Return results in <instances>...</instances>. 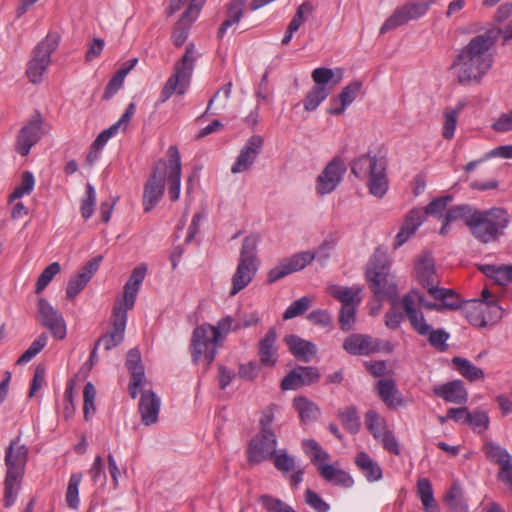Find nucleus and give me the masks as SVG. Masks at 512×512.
I'll use <instances>...</instances> for the list:
<instances>
[{
  "label": "nucleus",
  "instance_id": "12",
  "mask_svg": "<svg viewBox=\"0 0 512 512\" xmlns=\"http://www.w3.org/2000/svg\"><path fill=\"white\" fill-rule=\"evenodd\" d=\"M276 435L274 432L260 431L250 441L247 449L248 461L259 464L273 457L276 452Z\"/></svg>",
  "mask_w": 512,
  "mask_h": 512
},
{
  "label": "nucleus",
  "instance_id": "1",
  "mask_svg": "<svg viewBox=\"0 0 512 512\" xmlns=\"http://www.w3.org/2000/svg\"><path fill=\"white\" fill-rule=\"evenodd\" d=\"M494 39L489 33L473 37L460 51L452 64L458 82L468 84L479 82L491 69L493 55L490 52Z\"/></svg>",
  "mask_w": 512,
  "mask_h": 512
},
{
  "label": "nucleus",
  "instance_id": "8",
  "mask_svg": "<svg viewBox=\"0 0 512 512\" xmlns=\"http://www.w3.org/2000/svg\"><path fill=\"white\" fill-rule=\"evenodd\" d=\"M462 313L468 322L476 327H486L489 323H496L503 316V309L498 302H481L472 299L463 303Z\"/></svg>",
  "mask_w": 512,
  "mask_h": 512
},
{
  "label": "nucleus",
  "instance_id": "29",
  "mask_svg": "<svg viewBox=\"0 0 512 512\" xmlns=\"http://www.w3.org/2000/svg\"><path fill=\"white\" fill-rule=\"evenodd\" d=\"M159 410L160 399L152 390H144L139 403L142 423L146 426L156 423L158 420Z\"/></svg>",
  "mask_w": 512,
  "mask_h": 512
},
{
  "label": "nucleus",
  "instance_id": "16",
  "mask_svg": "<svg viewBox=\"0 0 512 512\" xmlns=\"http://www.w3.org/2000/svg\"><path fill=\"white\" fill-rule=\"evenodd\" d=\"M127 322V311L122 304L116 305L113 309L112 329L102 335L95 345H103L104 349L109 351L118 346L124 338Z\"/></svg>",
  "mask_w": 512,
  "mask_h": 512
},
{
  "label": "nucleus",
  "instance_id": "14",
  "mask_svg": "<svg viewBox=\"0 0 512 512\" xmlns=\"http://www.w3.org/2000/svg\"><path fill=\"white\" fill-rule=\"evenodd\" d=\"M428 8L429 5L427 3H407L397 8L381 26L380 34L394 30L410 20L418 19L427 12Z\"/></svg>",
  "mask_w": 512,
  "mask_h": 512
},
{
  "label": "nucleus",
  "instance_id": "37",
  "mask_svg": "<svg viewBox=\"0 0 512 512\" xmlns=\"http://www.w3.org/2000/svg\"><path fill=\"white\" fill-rule=\"evenodd\" d=\"M435 300L440 301V309L441 311L448 309V310H456L461 308L462 309V301L457 293H455L452 289L437 287V288H431L430 294Z\"/></svg>",
  "mask_w": 512,
  "mask_h": 512
},
{
  "label": "nucleus",
  "instance_id": "61",
  "mask_svg": "<svg viewBox=\"0 0 512 512\" xmlns=\"http://www.w3.org/2000/svg\"><path fill=\"white\" fill-rule=\"evenodd\" d=\"M428 337V342L431 346L435 347L439 351H444L446 349V342L449 338V334L443 329H430L429 333L426 334Z\"/></svg>",
  "mask_w": 512,
  "mask_h": 512
},
{
  "label": "nucleus",
  "instance_id": "51",
  "mask_svg": "<svg viewBox=\"0 0 512 512\" xmlns=\"http://www.w3.org/2000/svg\"><path fill=\"white\" fill-rule=\"evenodd\" d=\"M259 502L268 512H297L291 506L283 502L281 499L270 495H261Z\"/></svg>",
  "mask_w": 512,
  "mask_h": 512
},
{
  "label": "nucleus",
  "instance_id": "19",
  "mask_svg": "<svg viewBox=\"0 0 512 512\" xmlns=\"http://www.w3.org/2000/svg\"><path fill=\"white\" fill-rule=\"evenodd\" d=\"M102 256H96L89 260L78 272L77 275L71 277L67 284L66 296L68 299L73 300L89 283L92 276L99 269Z\"/></svg>",
  "mask_w": 512,
  "mask_h": 512
},
{
  "label": "nucleus",
  "instance_id": "47",
  "mask_svg": "<svg viewBox=\"0 0 512 512\" xmlns=\"http://www.w3.org/2000/svg\"><path fill=\"white\" fill-rule=\"evenodd\" d=\"M331 93V88H320V86H314L306 95L304 100V108L306 111L315 110L320 103L327 98Z\"/></svg>",
  "mask_w": 512,
  "mask_h": 512
},
{
  "label": "nucleus",
  "instance_id": "7",
  "mask_svg": "<svg viewBox=\"0 0 512 512\" xmlns=\"http://www.w3.org/2000/svg\"><path fill=\"white\" fill-rule=\"evenodd\" d=\"M58 45L59 35L49 33L35 46L26 68V75L31 83L39 84L43 80V76L51 63V54Z\"/></svg>",
  "mask_w": 512,
  "mask_h": 512
},
{
  "label": "nucleus",
  "instance_id": "57",
  "mask_svg": "<svg viewBox=\"0 0 512 512\" xmlns=\"http://www.w3.org/2000/svg\"><path fill=\"white\" fill-rule=\"evenodd\" d=\"M96 397V389L94 385L91 382H87L84 386L83 391V413H84V419L88 421L90 417L95 413V401Z\"/></svg>",
  "mask_w": 512,
  "mask_h": 512
},
{
  "label": "nucleus",
  "instance_id": "21",
  "mask_svg": "<svg viewBox=\"0 0 512 512\" xmlns=\"http://www.w3.org/2000/svg\"><path fill=\"white\" fill-rule=\"evenodd\" d=\"M320 373L315 367L298 366L290 371L281 381L283 390H295L304 385H310L317 382Z\"/></svg>",
  "mask_w": 512,
  "mask_h": 512
},
{
  "label": "nucleus",
  "instance_id": "25",
  "mask_svg": "<svg viewBox=\"0 0 512 512\" xmlns=\"http://www.w3.org/2000/svg\"><path fill=\"white\" fill-rule=\"evenodd\" d=\"M147 268L145 265L137 266L133 269L129 280L126 282L123 290L122 301L117 305L122 304L126 311L131 310L134 307L137 293L140 285L145 278Z\"/></svg>",
  "mask_w": 512,
  "mask_h": 512
},
{
  "label": "nucleus",
  "instance_id": "43",
  "mask_svg": "<svg viewBox=\"0 0 512 512\" xmlns=\"http://www.w3.org/2000/svg\"><path fill=\"white\" fill-rule=\"evenodd\" d=\"M245 0H232L228 5L227 18L218 30V36L222 37L226 30L235 23H238L243 16Z\"/></svg>",
  "mask_w": 512,
  "mask_h": 512
},
{
  "label": "nucleus",
  "instance_id": "62",
  "mask_svg": "<svg viewBox=\"0 0 512 512\" xmlns=\"http://www.w3.org/2000/svg\"><path fill=\"white\" fill-rule=\"evenodd\" d=\"M272 458L274 466L279 471L289 472L292 471L295 467L294 459L289 456L286 451L281 450L278 453L275 452Z\"/></svg>",
  "mask_w": 512,
  "mask_h": 512
},
{
  "label": "nucleus",
  "instance_id": "9",
  "mask_svg": "<svg viewBox=\"0 0 512 512\" xmlns=\"http://www.w3.org/2000/svg\"><path fill=\"white\" fill-rule=\"evenodd\" d=\"M218 341V338H214L212 325L203 324L195 328L190 344L193 361L197 363L203 358L206 361V366H209L216 356Z\"/></svg>",
  "mask_w": 512,
  "mask_h": 512
},
{
  "label": "nucleus",
  "instance_id": "6",
  "mask_svg": "<svg viewBox=\"0 0 512 512\" xmlns=\"http://www.w3.org/2000/svg\"><path fill=\"white\" fill-rule=\"evenodd\" d=\"M257 243V236H248L243 240L239 263L231 280L232 288L229 293L230 296H235L237 293L247 287L253 280L257 272Z\"/></svg>",
  "mask_w": 512,
  "mask_h": 512
},
{
  "label": "nucleus",
  "instance_id": "60",
  "mask_svg": "<svg viewBox=\"0 0 512 512\" xmlns=\"http://www.w3.org/2000/svg\"><path fill=\"white\" fill-rule=\"evenodd\" d=\"M96 203V192L94 187L87 183L86 185V197L82 200L81 214L85 219L90 218L94 212V206Z\"/></svg>",
  "mask_w": 512,
  "mask_h": 512
},
{
  "label": "nucleus",
  "instance_id": "26",
  "mask_svg": "<svg viewBox=\"0 0 512 512\" xmlns=\"http://www.w3.org/2000/svg\"><path fill=\"white\" fill-rule=\"evenodd\" d=\"M20 437L11 441L5 453L7 471L18 472L23 475L24 467L28 459V449L24 444H19Z\"/></svg>",
  "mask_w": 512,
  "mask_h": 512
},
{
  "label": "nucleus",
  "instance_id": "10",
  "mask_svg": "<svg viewBox=\"0 0 512 512\" xmlns=\"http://www.w3.org/2000/svg\"><path fill=\"white\" fill-rule=\"evenodd\" d=\"M36 319L55 339L62 340L66 337V324L62 314L44 298L37 302Z\"/></svg>",
  "mask_w": 512,
  "mask_h": 512
},
{
  "label": "nucleus",
  "instance_id": "64",
  "mask_svg": "<svg viewBox=\"0 0 512 512\" xmlns=\"http://www.w3.org/2000/svg\"><path fill=\"white\" fill-rule=\"evenodd\" d=\"M305 502L316 512H328L329 505L313 490L306 489Z\"/></svg>",
  "mask_w": 512,
  "mask_h": 512
},
{
  "label": "nucleus",
  "instance_id": "15",
  "mask_svg": "<svg viewBox=\"0 0 512 512\" xmlns=\"http://www.w3.org/2000/svg\"><path fill=\"white\" fill-rule=\"evenodd\" d=\"M315 256L309 251L300 252L290 258L283 259L277 266L272 268L267 275V281L274 283L281 278L304 269L314 260Z\"/></svg>",
  "mask_w": 512,
  "mask_h": 512
},
{
  "label": "nucleus",
  "instance_id": "54",
  "mask_svg": "<svg viewBox=\"0 0 512 512\" xmlns=\"http://www.w3.org/2000/svg\"><path fill=\"white\" fill-rule=\"evenodd\" d=\"M465 423L471 426L474 431L481 433L488 428L489 417L486 412L475 410L466 415Z\"/></svg>",
  "mask_w": 512,
  "mask_h": 512
},
{
  "label": "nucleus",
  "instance_id": "11",
  "mask_svg": "<svg viewBox=\"0 0 512 512\" xmlns=\"http://www.w3.org/2000/svg\"><path fill=\"white\" fill-rule=\"evenodd\" d=\"M366 278L371 291L379 298L394 297L397 294L396 284L386 271L384 265H377L376 259L370 262L366 271Z\"/></svg>",
  "mask_w": 512,
  "mask_h": 512
},
{
  "label": "nucleus",
  "instance_id": "63",
  "mask_svg": "<svg viewBox=\"0 0 512 512\" xmlns=\"http://www.w3.org/2000/svg\"><path fill=\"white\" fill-rule=\"evenodd\" d=\"M473 211H475V209L469 205H458L450 208L444 217L447 222H454L459 219H464L466 221Z\"/></svg>",
  "mask_w": 512,
  "mask_h": 512
},
{
  "label": "nucleus",
  "instance_id": "18",
  "mask_svg": "<svg viewBox=\"0 0 512 512\" xmlns=\"http://www.w3.org/2000/svg\"><path fill=\"white\" fill-rule=\"evenodd\" d=\"M263 144L264 139L262 136L257 134L251 136L240 150L236 161L231 167V172L238 174L250 169L259 155Z\"/></svg>",
  "mask_w": 512,
  "mask_h": 512
},
{
  "label": "nucleus",
  "instance_id": "42",
  "mask_svg": "<svg viewBox=\"0 0 512 512\" xmlns=\"http://www.w3.org/2000/svg\"><path fill=\"white\" fill-rule=\"evenodd\" d=\"M445 502L453 512H467L468 505L458 483H453L445 495Z\"/></svg>",
  "mask_w": 512,
  "mask_h": 512
},
{
  "label": "nucleus",
  "instance_id": "24",
  "mask_svg": "<svg viewBox=\"0 0 512 512\" xmlns=\"http://www.w3.org/2000/svg\"><path fill=\"white\" fill-rule=\"evenodd\" d=\"M197 3H191L187 10L183 13L182 18L175 24L172 32V41L175 46L180 47L184 44L188 36L190 24L197 18L200 9L201 1L196 0Z\"/></svg>",
  "mask_w": 512,
  "mask_h": 512
},
{
  "label": "nucleus",
  "instance_id": "5",
  "mask_svg": "<svg viewBox=\"0 0 512 512\" xmlns=\"http://www.w3.org/2000/svg\"><path fill=\"white\" fill-rule=\"evenodd\" d=\"M197 59L195 46L190 43L186 47V51L182 57V59L175 63L174 72L166 81L161 94L159 101L161 103L166 102L174 93L178 95H183L191 80L192 72L194 69V62Z\"/></svg>",
  "mask_w": 512,
  "mask_h": 512
},
{
  "label": "nucleus",
  "instance_id": "55",
  "mask_svg": "<svg viewBox=\"0 0 512 512\" xmlns=\"http://www.w3.org/2000/svg\"><path fill=\"white\" fill-rule=\"evenodd\" d=\"M359 306L341 307L338 317L340 329L348 332L354 328L356 323V312Z\"/></svg>",
  "mask_w": 512,
  "mask_h": 512
},
{
  "label": "nucleus",
  "instance_id": "41",
  "mask_svg": "<svg viewBox=\"0 0 512 512\" xmlns=\"http://www.w3.org/2000/svg\"><path fill=\"white\" fill-rule=\"evenodd\" d=\"M22 474L18 472L7 471L4 482V506L10 507L16 500L20 490Z\"/></svg>",
  "mask_w": 512,
  "mask_h": 512
},
{
  "label": "nucleus",
  "instance_id": "59",
  "mask_svg": "<svg viewBox=\"0 0 512 512\" xmlns=\"http://www.w3.org/2000/svg\"><path fill=\"white\" fill-rule=\"evenodd\" d=\"M402 299H410L413 309H427L441 311L439 303L429 302L418 291H411L406 294Z\"/></svg>",
  "mask_w": 512,
  "mask_h": 512
},
{
  "label": "nucleus",
  "instance_id": "46",
  "mask_svg": "<svg viewBox=\"0 0 512 512\" xmlns=\"http://www.w3.org/2000/svg\"><path fill=\"white\" fill-rule=\"evenodd\" d=\"M365 424L376 440L388 430L385 420L372 410L365 414Z\"/></svg>",
  "mask_w": 512,
  "mask_h": 512
},
{
  "label": "nucleus",
  "instance_id": "52",
  "mask_svg": "<svg viewBox=\"0 0 512 512\" xmlns=\"http://www.w3.org/2000/svg\"><path fill=\"white\" fill-rule=\"evenodd\" d=\"M341 423L350 433H357L360 429V419L354 407H348L339 412Z\"/></svg>",
  "mask_w": 512,
  "mask_h": 512
},
{
  "label": "nucleus",
  "instance_id": "17",
  "mask_svg": "<svg viewBox=\"0 0 512 512\" xmlns=\"http://www.w3.org/2000/svg\"><path fill=\"white\" fill-rule=\"evenodd\" d=\"M42 136V118L36 114L26 125H24L17 136L15 149L22 156H27Z\"/></svg>",
  "mask_w": 512,
  "mask_h": 512
},
{
  "label": "nucleus",
  "instance_id": "49",
  "mask_svg": "<svg viewBox=\"0 0 512 512\" xmlns=\"http://www.w3.org/2000/svg\"><path fill=\"white\" fill-rule=\"evenodd\" d=\"M485 453L490 461L497 463L500 467L511 462L510 454L504 448L494 443L485 445Z\"/></svg>",
  "mask_w": 512,
  "mask_h": 512
},
{
  "label": "nucleus",
  "instance_id": "58",
  "mask_svg": "<svg viewBox=\"0 0 512 512\" xmlns=\"http://www.w3.org/2000/svg\"><path fill=\"white\" fill-rule=\"evenodd\" d=\"M302 444L305 452L311 456V462L313 464L329 459V454L325 452L315 440H304Z\"/></svg>",
  "mask_w": 512,
  "mask_h": 512
},
{
  "label": "nucleus",
  "instance_id": "44",
  "mask_svg": "<svg viewBox=\"0 0 512 512\" xmlns=\"http://www.w3.org/2000/svg\"><path fill=\"white\" fill-rule=\"evenodd\" d=\"M453 365L456 367L458 372L467 380L475 381L484 378V372L482 369L476 367L469 360L462 357H454L452 359Z\"/></svg>",
  "mask_w": 512,
  "mask_h": 512
},
{
  "label": "nucleus",
  "instance_id": "13",
  "mask_svg": "<svg viewBox=\"0 0 512 512\" xmlns=\"http://www.w3.org/2000/svg\"><path fill=\"white\" fill-rule=\"evenodd\" d=\"M343 348L352 355H369L381 350L392 351L389 342H383L364 334H351L344 340Z\"/></svg>",
  "mask_w": 512,
  "mask_h": 512
},
{
  "label": "nucleus",
  "instance_id": "35",
  "mask_svg": "<svg viewBox=\"0 0 512 512\" xmlns=\"http://www.w3.org/2000/svg\"><path fill=\"white\" fill-rule=\"evenodd\" d=\"M377 393L381 400L390 408H396L403 404L401 394L395 382L391 379H382L377 383Z\"/></svg>",
  "mask_w": 512,
  "mask_h": 512
},
{
  "label": "nucleus",
  "instance_id": "4",
  "mask_svg": "<svg viewBox=\"0 0 512 512\" xmlns=\"http://www.w3.org/2000/svg\"><path fill=\"white\" fill-rule=\"evenodd\" d=\"M507 224L508 215L500 208L475 210L466 220L472 235L482 243L496 240Z\"/></svg>",
  "mask_w": 512,
  "mask_h": 512
},
{
  "label": "nucleus",
  "instance_id": "48",
  "mask_svg": "<svg viewBox=\"0 0 512 512\" xmlns=\"http://www.w3.org/2000/svg\"><path fill=\"white\" fill-rule=\"evenodd\" d=\"M82 480V474L75 473L70 476L67 491H66V502L67 505L72 509H77L79 505V485Z\"/></svg>",
  "mask_w": 512,
  "mask_h": 512
},
{
  "label": "nucleus",
  "instance_id": "40",
  "mask_svg": "<svg viewBox=\"0 0 512 512\" xmlns=\"http://www.w3.org/2000/svg\"><path fill=\"white\" fill-rule=\"evenodd\" d=\"M293 406L303 423L316 421L320 415L318 406L306 397H296L293 401Z\"/></svg>",
  "mask_w": 512,
  "mask_h": 512
},
{
  "label": "nucleus",
  "instance_id": "33",
  "mask_svg": "<svg viewBox=\"0 0 512 512\" xmlns=\"http://www.w3.org/2000/svg\"><path fill=\"white\" fill-rule=\"evenodd\" d=\"M317 470L324 480L334 485L349 488L354 483L353 478L347 472L333 465L320 463L317 465Z\"/></svg>",
  "mask_w": 512,
  "mask_h": 512
},
{
  "label": "nucleus",
  "instance_id": "53",
  "mask_svg": "<svg viewBox=\"0 0 512 512\" xmlns=\"http://www.w3.org/2000/svg\"><path fill=\"white\" fill-rule=\"evenodd\" d=\"M35 185L34 176L31 172L25 171L21 176V183L17 186L13 193L9 196L10 201L19 199L24 195H28L33 191Z\"/></svg>",
  "mask_w": 512,
  "mask_h": 512
},
{
  "label": "nucleus",
  "instance_id": "38",
  "mask_svg": "<svg viewBox=\"0 0 512 512\" xmlns=\"http://www.w3.org/2000/svg\"><path fill=\"white\" fill-rule=\"evenodd\" d=\"M467 105L466 101H459L454 108L446 107L443 111V128H442V136L450 140L454 137L458 116L460 112Z\"/></svg>",
  "mask_w": 512,
  "mask_h": 512
},
{
  "label": "nucleus",
  "instance_id": "30",
  "mask_svg": "<svg viewBox=\"0 0 512 512\" xmlns=\"http://www.w3.org/2000/svg\"><path fill=\"white\" fill-rule=\"evenodd\" d=\"M423 221V215L421 211L413 209L411 210L406 217L404 218V221L400 227L399 232L395 236L394 240V249H398L401 247L404 243H406L409 238L414 235L416 230L419 228V226L422 224Z\"/></svg>",
  "mask_w": 512,
  "mask_h": 512
},
{
  "label": "nucleus",
  "instance_id": "50",
  "mask_svg": "<svg viewBox=\"0 0 512 512\" xmlns=\"http://www.w3.org/2000/svg\"><path fill=\"white\" fill-rule=\"evenodd\" d=\"M312 298L303 296L294 301L283 313V320H289L304 314L312 305Z\"/></svg>",
  "mask_w": 512,
  "mask_h": 512
},
{
  "label": "nucleus",
  "instance_id": "23",
  "mask_svg": "<svg viewBox=\"0 0 512 512\" xmlns=\"http://www.w3.org/2000/svg\"><path fill=\"white\" fill-rule=\"evenodd\" d=\"M417 278L421 285L427 289L430 294L431 288H437L439 284L434 260L430 253L424 252L415 264Z\"/></svg>",
  "mask_w": 512,
  "mask_h": 512
},
{
  "label": "nucleus",
  "instance_id": "3",
  "mask_svg": "<svg viewBox=\"0 0 512 512\" xmlns=\"http://www.w3.org/2000/svg\"><path fill=\"white\" fill-rule=\"evenodd\" d=\"M386 166L387 161L384 157L366 154L351 163V172L359 179L368 178L369 192L375 197L382 198L388 189Z\"/></svg>",
  "mask_w": 512,
  "mask_h": 512
},
{
  "label": "nucleus",
  "instance_id": "31",
  "mask_svg": "<svg viewBox=\"0 0 512 512\" xmlns=\"http://www.w3.org/2000/svg\"><path fill=\"white\" fill-rule=\"evenodd\" d=\"M361 288L359 287H346L341 285H330L327 287V292L334 299L341 303V307L359 306L362 301Z\"/></svg>",
  "mask_w": 512,
  "mask_h": 512
},
{
  "label": "nucleus",
  "instance_id": "45",
  "mask_svg": "<svg viewBox=\"0 0 512 512\" xmlns=\"http://www.w3.org/2000/svg\"><path fill=\"white\" fill-rule=\"evenodd\" d=\"M340 74L337 79H334V72L330 68L320 67L316 68L312 71L311 77L315 83L314 86H320V88H331L337 85L342 76L341 70H339Z\"/></svg>",
  "mask_w": 512,
  "mask_h": 512
},
{
  "label": "nucleus",
  "instance_id": "32",
  "mask_svg": "<svg viewBox=\"0 0 512 512\" xmlns=\"http://www.w3.org/2000/svg\"><path fill=\"white\" fill-rule=\"evenodd\" d=\"M289 351L297 358L308 362L317 353L316 346L296 335H288L284 338Z\"/></svg>",
  "mask_w": 512,
  "mask_h": 512
},
{
  "label": "nucleus",
  "instance_id": "27",
  "mask_svg": "<svg viewBox=\"0 0 512 512\" xmlns=\"http://www.w3.org/2000/svg\"><path fill=\"white\" fill-rule=\"evenodd\" d=\"M433 393L446 402L464 404L467 402L468 393L461 380H453L442 385L435 386Z\"/></svg>",
  "mask_w": 512,
  "mask_h": 512
},
{
  "label": "nucleus",
  "instance_id": "20",
  "mask_svg": "<svg viewBox=\"0 0 512 512\" xmlns=\"http://www.w3.org/2000/svg\"><path fill=\"white\" fill-rule=\"evenodd\" d=\"M345 171L346 167L343 161L338 158L333 159L318 176V193L322 195L331 193L341 182Z\"/></svg>",
  "mask_w": 512,
  "mask_h": 512
},
{
  "label": "nucleus",
  "instance_id": "28",
  "mask_svg": "<svg viewBox=\"0 0 512 512\" xmlns=\"http://www.w3.org/2000/svg\"><path fill=\"white\" fill-rule=\"evenodd\" d=\"M277 332L275 328H270L258 345V355L260 364L266 367H273L278 360V351L276 347Z\"/></svg>",
  "mask_w": 512,
  "mask_h": 512
},
{
  "label": "nucleus",
  "instance_id": "36",
  "mask_svg": "<svg viewBox=\"0 0 512 512\" xmlns=\"http://www.w3.org/2000/svg\"><path fill=\"white\" fill-rule=\"evenodd\" d=\"M361 87L362 83L360 81H353L349 85L344 87L341 93L339 94L338 98L332 100V103H339L340 105L332 107L329 111L330 114L341 115L342 113H344L346 107L350 105L357 97Z\"/></svg>",
  "mask_w": 512,
  "mask_h": 512
},
{
  "label": "nucleus",
  "instance_id": "56",
  "mask_svg": "<svg viewBox=\"0 0 512 512\" xmlns=\"http://www.w3.org/2000/svg\"><path fill=\"white\" fill-rule=\"evenodd\" d=\"M60 270L61 267L58 262L49 264L38 277L35 292L40 294L49 285L53 277L60 272Z\"/></svg>",
  "mask_w": 512,
  "mask_h": 512
},
{
  "label": "nucleus",
  "instance_id": "39",
  "mask_svg": "<svg viewBox=\"0 0 512 512\" xmlns=\"http://www.w3.org/2000/svg\"><path fill=\"white\" fill-rule=\"evenodd\" d=\"M355 463L369 482L378 481L382 478L381 467L367 453L360 452L355 459Z\"/></svg>",
  "mask_w": 512,
  "mask_h": 512
},
{
  "label": "nucleus",
  "instance_id": "34",
  "mask_svg": "<svg viewBox=\"0 0 512 512\" xmlns=\"http://www.w3.org/2000/svg\"><path fill=\"white\" fill-rule=\"evenodd\" d=\"M401 304L415 332L420 336H426L432 328V325L427 323L422 311L419 309H413L410 299H402Z\"/></svg>",
  "mask_w": 512,
  "mask_h": 512
},
{
  "label": "nucleus",
  "instance_id": "2",
  "mask_svg": "<svg viewBox=\"0 0 512 512\" xmlns=\"http://www.w3.org/2000/svg\"><path fill=\"white\" fill-rule=\"evenodd\" d=\"M168 163L160 161L145 184L143 192L144 211L149 212L159 202L164 193L165 178L168 181V193L171 201L179 199L181 182V159L176 146L167 151Z\"/></svg>",
  "mask_w": 512,
  "mask_h": 512
},
{
  "label": "nucleus",
  "instance_id": "22",
  "mask_svg": "<svg viewBox=\"0 0 512 512\" xmlns=\"http://www.w3.org/2000/svg\"><path fill=\"white\" fill-rule=\"evenodd\" d=\"M125 365L131 375L129 393L134 399L137 397L138 389L143 388L146 382L140 351L137 349L129 350L126 356Z\"/></svg>",
  "mask_w": 512,
  "mask_h": 512
}]
</instances>
